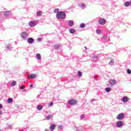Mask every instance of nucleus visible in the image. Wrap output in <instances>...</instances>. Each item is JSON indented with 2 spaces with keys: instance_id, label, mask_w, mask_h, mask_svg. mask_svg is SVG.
Masks as SVG:
<instances>
[{
  "instance_id": "obj_5",
  "label": "nucleus",
  "mask_w": 131,
  "mask_h": 131,
  "mask_svg": "<svg viewBox=\"0 0 131 131\" xmlns=\"http://www.w3.org/2000/svg\"><path fill=\"white\" fill-rule=\"evenodd\" d=\"M124 118V114L123 113H120L117 116V119L118 120H122Z\"/></svg>"
},
{
  "instance_id": "obj_16",
  "label": "nucleus",
  "mask_w": 131,
  "mask_h": 131,
  "mask_svg": "<svg viewBox=\"0 0 131 131\" xmlns=\"http://www.w3.org/2000/svg\"><path fill=\"white\" fill-rule=\"evenodd\" d=\"M75 32H76V31L74 29H71L70 30V33H71V34H73V33H75Z\"/></svg>"
},
{
  "instance_id": "obj_25",
  "label": "nucleus",
  "mask_w": 131,
  "mask_h": 131,
  "mask_svg": "<svg viewBox=\"0 0 131 131\" xmlns=\"http://www.w3.org/2000/svg\"><path fill=\"white\" fill-rule=\"evenodd\" d=\"M54 49H55V50H57V49H58V48H60V45H55L54 47Z\"/></svg>"
},
{
  "instance_id": "obj_4",
  "label": "nucleus",
  "mask_w": 131,
  "mask_h": 131,
  "mask_svg": "<svg viewBox=\"0 0 131 131\" xmlns=\"http://www.w3.org/2000/svg\"><path fill=\"white\" fill-rule=\"evenodd\" d=\"M98 23L100 25H105L106 24V19L104 18H100L98 20Z\"/></svg>"
},
{
  "instance_id": "obj_11",
  "label": "nucleus",
  "mask_w": 131,
  "mask_h": 131,
  "mask_svg": "<svg viewBox=\"0 0 131 131\" xmlns=\"http://www.w3.org/2000/svg\"><path fill=\"white\" fill-rule=\"evenodd\" d=\"M73 25H74V21L72 20H69V26L72 27Z\"/></svg>"
},
{
  "instance_id": "obj_41",
  "label": "nucleus",
  "mask_w": 131,
  "mask_h": 131,
  "mask_svg": "<svg viewBox=\"0 0 131 131\" xmlns=\"http://www.w3.org/2000/svg\"><path fill=\"white\" fill-rule=\"evenodd\" d=\"M85 50H86V47H85Z\"/></svg>"
},
{
  "instance_id": "obj_13",
  "label": "nucleus",
  "mask_w": 131,
  "mask_h": 131,
  "mask_svg": "<svg viewBox=\"0 0 131 131\" xmlns=\"http://www.w3.org/2000/svg\"><path fill=\"white\" fill-rule=\"evenodd\" d=\"M85 4L82 3L79 5V7L81 8V9H82L83 10H84L85 9Z\"/></svg>"
},
{
  "instance_id": "obj_3",
  "label": "nucleus",
  "mask_w": 131,
  "mask_h": 131,
  "mask_svg": "<svg viewBox=\"0 0 131 131\" xmlns=\"http://www.w3.org/2000/svg\"><path fill=\"white\" fill-rule=\"evenodd\" d=\"M68 103L69 104V105H75L77 103V101L74 99H70L68 101Z\"/></svg>"
},
{
  "instance_id": "obj_17",
  "label": "nucleus",
  "mask_w": 131,
  "mask_h": 131,
  "mask_svg": "<svg viewBox=\"0 0 131 131\" xmlns=\"http://www.w3.org/2000/svg\"><path fill=\"white\" fill-rule=\"evenodd\" d=\"M36 58L37 60H41V58L40 57V54H36Z\"/></svg>"
},
{
  "instance_id": "obj_27",
  "label": "nucleus",
  "mask_w": 131,
  "mask_h": 131,
  "mask_svg": "<svg viewBox=\"0 0 131 131\" xmlns=\"http://www.w3.org/2000/svg\"><path fill=\"white\" fill-rule=\"evenodd\" d=\"M78 75L79 77H81L82 76V73L80 71L78 72Z\"/></svg>"
},
{
  "instance_id": "obj_2",
  "label": "nucleus",
  "mask_w": 131,
  "mask_h": 131,
  "mask_svg": "<svg viewBox=\"0 0 131 131\" xmlns=\"http://www.w3.org/2000/svg\"><path fill=\"white\" fill-rule=\"evenodd\" d=\"M29 36V34L26 32H22L20 33V37L23 39H26Z\"/></svg>"
},
{
  "instance_id": "obj_38",
  "label": "nucleus",
  "mask_w": 131,
  "mask_h": 131,
  "mask_svg": "<svg viewBox=\"0 0 131 131\" xmlns=\"http://www.w3.org/2000/svg\"><path fill=\"white\" fill-rule=\"evenodd\" d=\"M30 88H32V86H33V85L32 84H31L30 85Z\"/></svg>"
},
{
  "instance_id": "obj_8",
  "label": "nucleus",
  "mask_w": 131,
  "mask_h": 131,
  "mask_svg": "<svg viewBox=\"0 0 131 131\" xmlns=\"http://www.w3.org/2000/svg\"><path fill=\"white\" fill-rule=\"evenodd\" d=\"M29 25L30 27H34V26H36V24L33 21H31L29 22Z\"/></svg>"
},
{
  "instance_id": "obj_1",
  "label": "nucleus",
  "mask_w": 131,
  "mask_h": 131,
  "mask_svg": "<svg viewBox=\"0 0 131 131\" xmlns=\"http://www.w3.org/2000/svg\"><path fill=\"white\" fill-rule=\"evenodd\" d=\"M57 19H65L66 18V13L63 11H59L56 14Z\"/></svg>"
},
{
  "instance_id": "obj_18",
  "label": "nucleus",
  "mask_w": 131,
  "mask_h": 131,
  "mask_svg": "<svg viewBox=\"0 0 131 131\" xmlns=\"http://www.w3.org/2000/svg\"><path fill=\"white\" fill-rule=\"evenodd\" d=\"M16 84H17V82L16 81H13L11 83V86H14Z\"/></svg>"
},
{
  "instance_id": "obj_30",
  "label": "nucleus",
  "mask_w": 131,
  "mask_h": 131,
  "mask_svg": "<svg viewBox=\"0 0 131 131\" xmlns=\"http://www.w3.org/2000/svg\"><path fill=\"white\" fill-rule=\"evenodd\" d=\"M127 73H128V74H130L131 70H130L129 69L127 70Z\"/></svg>"
},
{
  "instance_id": "obj_19",
  "label": "nucleus",
  "mask_w": 131,
  "mask_h": 131,
  "mask_svg": "<svg viewBox=\"0 0 131 131\" xmlns=\"http://www.w3.org/2000/svg\"><path fill=\"white\" fill-rule=\"evenodd\" d=\"M125 7H129L130 6V3L128 2H126L124 4Z\"/></svg>"
},
{
  "instance_id": "obj_33",
  "label": "nucleus",
  "mask_w": 131,
  "mask_h": 131,
  "mask_svg": "<svg viewBox=\"0 0 131 131\" xmlns=\"http://www.w3.org/2000/svg\"><path fill=\"white\" fill-rule=\"evenodd\" d=\"M48 105L50 107H51V106H53V102H50Z\"/></svg>"
},
{
  "instance_id": "obj_34",
  "label": "nucleus",
  "mask_w": 131,
  "mask_h": 131,
  "mask_svg": "<svg viewBox=\"0 0 131 131\" xmlns=\"http://www.w3.org/2000/svg\"><path fill=\"white\" fill-rule=\"evenodd\" d=\"M95 101H96V99H92L90 102L91 103H93V102H95Z\"/></svg>"
},
{
  "instance_id": "obj_32",
  "label": "nucleus",
  "mask_w": 131,
  "mask_h": 131,
  "mask_svg": "<svg viewBox=\"0 0 131 131\" xmlns=\"http://www.w3.org/2000/svg\"><path fill=\"white\" fill-rule=\"evenodd\" d=\"M80 118H81V119H83V118H84V115H81V116H80Z\"/></svg>"
},
{
  "instance_id": "obj_24",
  "label": "nucleus",
  "mask_w": 131,
  "mask_h": 131,
  "mask_svg": "<svg viewBox=\"0 0 131 131\" xmlns=\"http://www.w3.org/2000/svg\"><path fill=\"white\" fill-rule=\"evenodd\" d=\"M42 13H41V11H37L36 13L37 16H41V14Z\"/></svg>"
},
{
  "instance_id": "obj_31",
  "label": "nucleus",
  "mask_w": 131,
  "mask_h": 131,
  "mask_svg": "<svg viewBox=\"0 0 131 131\" xmlns=\"http://www.w3.org/2000/svg\"><path fill=\"white\" fill-rule=\"evenodd\" d=\"M24 88H25V86L24 85L20 86V90H23Z\"/></svg>"
},
{
  "instance_id": "obj_42",
  "label": "nucleus",
  "mask_w": 131,
  "mask_h": 131,
  "mask_svg": "<svg viewBox=\"0 0 131 131\" xmlns=\"http://www.w3.org/2000/svg\"><path fill=\"white\" fill-rule=\"evenodd\" d=\"M25 1H26V0H25Z\"/></svg>"
},
{
  "instance_id": "obj_7",
  "label": "nucleus",
  "mask_w": 131,
  "mask_h": 131,
  "mask_svg": "<svg viewBox=\"0 0 131 131\" xmlns=\"http://www.w3.org/2000/svg\"><path fill=\"white\" fill-rule=\"evenodd\" d=\"M122 102H123V103H127V102H128V97L126 96H124L122 98Z\"/></svg>"
},
{
  "instance_id": "obj_23",
  "label": "nucleus",
  "mask_w": 131,
  "mask_h": 131,
  "mask_svg": "<svg viewBox=\"0 0 131 131\" xmlns=\"http://www.w3.org/2000/svg\"><path fill=\"white\" fill-rule=\"evenodd\" d=\"M37 108L38 110H42V105H39L37 106Z\"/></svg>"
},
{
  "instance_id": "obj_28",
  "label": "nucleus",
  "mask_w": 131,
  "mask_h": 131,
  "mask_svg": "<svg viewBox=\"0 0 131 131\" xmlns=\"http://www.w3.org/2000/svg\"><path fill=\"white\" fill-rule=\"evenodd\" d=\"M80 27L81 28H84V27H85V24H81L80 25Z\"/></svg>"
},
{
  "instance_id": "obj_12",
  "label": "nucleus",
  "mask_w": 131,
  "mask_h": 131,
  "mask_svg": "<svg viewBox=\"0 0 131 131\" xmlns=\"http://www.w3.org/2000/svg\"><path fill=\"white\" fill-rule=\"evenodd\" d=\"M109 82L112 85H114V84H116V80L111 79L109 80Z\"/></svg>"
},
{
  "instance_id": "obj_20",
  "label": "nucleus",
  "mask_w": 131,
  "mask_h": 131,
  "mask_svg": "<svg viewBox=\"0 0 131 131\" xmlns=\"http://www.w3.org/2000/svg\"><path fill=\"white\" fill-rule=\"evenodd\" d=\"M13 102V99L12 98H10L7 100V103H10Z\"/></svg>"
},
{
  "instance_id": "obj_37",
  "label": "nucleus",
  "mask_w": 131,
  "mask_h": 131,
  "mask_svg": "<svg viewBox=\"0 0 131 131\" xmlns=\"http://www.w3.org/2000/svg\"><path fill=\"white\" fill-rule=\"evenodd\" d=\"M2 108H3V105L0 104V109H2Z\"/></svg>"
},
{
  "instance_id": "obj_10",
  "label": "nucleus",
  "mask_w": 131,
  "mask_h": 131,
  "mask_svg": "<svg viewBox=\"0 0 131 131\" xmlns=\"http://www.w3.org/2000/svg\"><path fill=\"white\" fill-rule=\"evenodd\" d=\"M4 14L5 17H9V15L11 14V11H5L4 12Z\"/></svg>"
},
{
  "instance_id": "obj_26",
  "label": "nucleus",
  "mask_w": 131,
  "mask_h": 131,
  "mask_svg": "<svg viewBox=\"0 0 131 131\" xmlns=\"http://www.w3.org/2000/svg\"><path fill=\"white\" fill-rule=\"evenodd\" d=\"M111 89L109 88H107L105 89V92H106V93H109L110 92H111Z\"/></svg>"
},
{
  "instance_id": "obj_22",
  "label": "nucleus",
  "mask_w": 131,
  "mask_h": 131,
  "mask_svg": "<svg viewBox=\"0 0 131 131\" xmlns=\"http://www.w3.org/2000/svg\"><path fill=\"white\" fill-rule=\"evenodd\" d=\"M113 64H114V60H113V59H111V61L109 62V64L113 65Z\"/></svg>"
},
{
  "instance_id": "obj_9",
  "label": "nucleus",
  "mask_w": 131,
  "mask_h": 131,
  "mask_svg": "<svg viewBox=\"0 0 131 131\" xmlns=\"http://www.w3.org/2000/svg\"><path fill=\"white\" fill-rule=\"evenodd\" d=\"M37 75L34 74H32L28 76V78H31L32 79H33L34 78H36Z\"/></svg>"
},
{
  "instance_id": "obj_36",
  "label": "nucleus",
  "mask_w": 131,
  "mask_h": 131,
  "mask_svg": "<svg viewBox=\"0 0 131 131\" xmlns=\"http://www.w3.org/2000/svg\"><path fill=\"white\" fill-rule=\"evenodd\" d=\"M55 13H57V12H59V9H56L54 10Z\"/></svg>"
},
{
  "instance_id": "obj_29",
  "label": "nucleus",
  "mask_w": 131,
  "mask_h": 131,
  "mask_svg": "<svg viewBox=\"0 0 131 131\" xmlns=\"http://www.w3.org/2000/svg\"><path fill=\"white\" fill-rule=\"evenodd\" d=\"M96 33H97V34H101V30H96Z\"/></svg>"
},
{
  "instance_id": "obj_35",
  "label": "nucleus",
  "mask_w": 131,
  "mask_h": 131,
  "mask_svg": "<svg viewBox=\"0 0 131 131\" xmlns=\"http://www.w3.org/2000/svg\"><path fill=\"white\" fill-rule=\"evenodd\" d=\"M7 49H8V50H10V49H12V48H11V46H7Z\"/></svg>"
},
{
  "instance_id": "obj_6",
  "label": "nucleus",
  "mask_w": 131,
  "mask_h": 131,
  "mask_svg": "<svg viewBox=\"0 0 131 131\" xmlns=\"http://www.w3.org/2000/svg\"><path fill=\"white\" fill-rule=\"evenodd\" d=\"M116 126L118 128L122 127L123 126V123L121 121H119L116 122Z\"/></svg>"
},
{
  "instance_id": "obj_21",
  "label": "nucleus",
  "mask_w": 131,
  "mask_h": 131,
  "mask_svg": "<svg viewBox=\"0 0 131 131\" xmlns=\"http://www.w3.org/2000/svg\"><path fill=\"white\" fill-rule=\"evenodd\" d=\"M53 116L52 115H49L48 116L46 117V119H47V120H50V119H51V118H52Z\"/></svg>"
},
{
  "instance_id": "obj_15",
  "label": "nucleus",
  "mask_w": 131,
  "mask_h": 131,
  "mask_svg": "<svg viewBox=\"0 0 131 131\" xmlns=\"http://www.w3.org/2000/svg\"><path fill=\"white\" fill-rule=\"evenodd\" d=\"M55 127H56V125L55 124H52L51 125L49 129L53 131L54 130V129H55Z\"/></svg>"
},
{
  "instance_id": "obj_40",
  "label": "nucleus",
  "mask_w": 131,
  "mask_h": 131,
  "mask_svg": "<svg viewBox=\"0 0 131 131\" xmlns=\"http://www.w3.org/2000/svg\"><path fill=\"white\" fill-rule=\"evenodd\" d=\"M59 128H62V126H60Z\"/></svg>"
},
{
  "instance_id": "obj_39",
  "label": "nucleus",
  "mask_w": 131,
  "mask_h": 131,
  "mask_svg": "<svg viewBox=\"0 0 131 131\" xmlns=\"http://www.w3.org/2000/svg\"><path fill=\"white\" fill-rule=\"evenodd\" d=\"M45 131H50V130H49V129H46L45 130Z\"/></svg>"
},
{
  "instance_id": "obj_14",
  "label": "nucleus",
  "mask_w": 131,
  "mask_h": 131,
  "mask_svg": "<svg viewBox=\"0 0 131 131\" xmlns=\"http://www.w3.org/2000/svg\"><path fill=\"white\" fill-rule=\"evenodd\" d=\"M33 41H34V39L32 38H29L28 39V43H33Z\"/></svg>"
}]
</instances>
